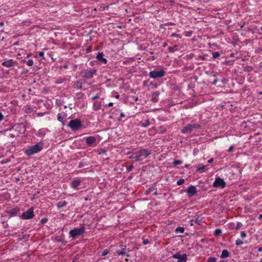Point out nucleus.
Masks as SVG:
<instances>
[{"label":"nucleus","mask_w":262,"mask_h":262,"mask_svg":"<svg viewBox=\"0 0 262 262\" xmlns=\"http://www.w3.org/2000/svg\"><path fill=\"white\" fill-rule=\"evenodd\" d=\"M194 222L198 225H201L202 223V221L200 220L199 217L198 216L194 219Z\"/></svg>","instance_id":"e433bc0d"},{"label":"nucleus","mask_w":262,"mask_h":262,"mask_svg":"<svg viewBox=\"0 0 262 262\" xmlns=\"http://www.w3.org/2000/svg\"><path fill=\"white\" fill-rule=\"evenodd\" d=\"M38 55H39V57L43 58L44 52H42V51L39 52H38Z\"/></svg>","instance_id":"09e8293b"},{"label":"nucleus","mask_w":262,"mask_h":262,"mask_svg":"<svg viewBox=\"0 0 262 262\" xmlns=\"http://www.w3.org/2000/svg\"><path fill=\"white\" fill-rule=\"evenodd\" d=\"M159 94H160L159 92L158 91L155 92L152 94V97L151 98V101L153 102L156 103L158 101V96H159Z\"/></svg>","instance_id":"412c9836"},{"label":"nucleus","mask_w":262,"mask_h":262,"mask_svg":"<svg viewBox=\"0 0 262 262\" xmlns=\"http://www.w3.org/2000/svg\"><path fill=\"white\" fill-rule=\"evenodd\" d=\"M182 163V161L179 160H176L173 162V166H176L177 165H180Z\"/></svg>","instance_id":"4c0bfd02"},{"label":"nucleus","mask_w":262,"mask_h":262,"mask_svg":"<svg viewBox=\"0 0 262 262\" xmlns=\"http://www.w3.org/2000/svg\"><path fill=\"white\" fill-rule=\"evenodd\" d=\"M207 169L206 166H203L202 167H199L196 169V171L197 172H203L205 171Z\"/></svg>","instance_id":"c85d7f7f"},{"label":"nucleus","mask_w":262,"mask_h":262,"mask_svg":"<svg viewBox=\"0 0 262 262\" xmlns=\"http://www.w3.org/2000/svg\"><path fill=\"white\" fill-rule=\"evenodd\" d=\"M22 216L25 219L27 220L33 218V217L34 216L33 208H30L27 211L23 212Z\"/></svg>","instance_id":"4468645a"},{"label":"nucleus","mask_w":262,"mask_h":262,"mask_svg":"<svg viewBox=\"0 0 262 262\" xmlns=\"http://www.w3.org/2000/svg\"><path fill=\"white\" fill-rule=\"evenodd\" d=\"M68 204V202L63 201H59L57 203V207L58 209H59L61 207H65Z\"/></svg>","instance_id":"b1692460"},{"label":"nucleus","mask_w":262,"mask_h":262,"mask_svg":"<svg viewBox=\"0 0 262 262\" xmlns=\"http://www.w3.org/2000/svg\"><path fill=\"white\" fill-rule=\"evenodd\" d=\"M72 130H76L79 129L82 126L81 121L78 119H76L71 120L68 124Z\"/></svg>","instance_id":"39448f33"},{"label":"nucleus","mask_w":262,"mask_h":262,"mask_svg":"<svg viewBox=\"0 0 262 262\" xmlns=\"http://www.w3.org/2000/svg\"><path fill=\"white\" fill-rule=\"evenodd\" d=\"M43 142H38L34 145L28 147V148L25 149L24 153L27 156H31L32 155L38 154L40 151H41V150L43 149Z\"/></svg>","instance_id":"f03ea898"},{"label":"nucleus","mask_w":262,"mask_h":262,"mask_svg":"<svg viewBox=\"0 0 262 262\" xmlns=\"http://www.w3.org/2000/svg\"><path fill=\"white\" fill-rule=\"evenodd\" d=\"M4 119V116L2 114V113L0 112V121H1Z\"/></svg>","instance_id":"6e6d98bb"},{"label":"nucleus","mask_w":262,"mask_h":262,"mask_svg":"<svg viewBox=\"0 0 262 262\" xmlns=\"http://www.w3.org/2000/svg\"><path fill=\"white\" fill-rule=\"evenodd\" d=\"M230 255V252L227 250H223L222 251V254L220 256V258H225L229 257Z\"/></svg>","instance_id":"aec40b11"},{"label":"nucleus","mask_w":262,"mask_h":262,"mask_svg":"<svg viewBox=\"0 0 262 262\" xmlns=\"http://www.w3.org/2000/svg\"><path fill=\"white\" fill-rule=\"evenodd\" d=\"M216 258L214 257H209L207 258V262H216Z\"/></svg>","instance_id":"473e14b6"},{"label":"nucleus","mask_w":262,"mask_h":262,"mask_svg":"<svg viewBox=\"0 0 262 262\" xmlns=\"http://www.w3.org/2000/svg\"><path fill=\"white\" fill-rule=\"evenodd\" d=\"M193 222H194V220H191L189 221L190 225L191 226H193Z\"/></svg>","instance_id":"5fc2aeb1"},{"label":"nucleus","mask_w":262,"mask_h":262,"mask_svg":"<svg viewBox=\"0 0 262 262\" xmlns=\"http://www.w3.org/2000/svg\"><path fill=\"white\" fill-rule=\"evenodd\" d=\"M149 243V241L147 239H144L143 241V244L145 245Z\"/></svg>","instance_id":"3c124183"},{"label":"nucleus","mask_w":262,"mask_h":262,"mask_svg":"<svg viewBox=\"0 0 262 262\" xmlns=\"http://www.w3.org/2000/svg\"><path fill=\"white\" fill-rule=\"evenodd\" d=\"M113 102H110L108 104L106 105V106H113Z\"/></svg>","instance_id":"bf43d9fd"},{"label":"nucleus","mask_w":262,"mask_h":262,"mask_svg":"<svg viewBox=\"0 0 262 262\" xmlns=\"http://www.w3.org/2000/svg\"><path fill=\"white\" fill-rule=\"evenodd\" d=\"M233 146L231 145L229 147V149H228V151L229 152H231L233 151Z\"/></svg>","instance_id":"603ef678"},{"label":"nucleus","mask_w":262,"mask_h":262,"mask_svg":"<svg viewBox=\"0 0 262 262\" xmlns=\"http://www.w3.org/2000/svg\"><path fill=\"white\" fill-rule=\"evenodd\" d=\"M112 96L117 99H118L120 97V95L118 94V93L115 91H113L112 92Z\"/></svg>","instance_id":"ea45409f"},{"label":"nucleus","mask_w":262,"mask_h":262,"mask_svg":"<svg viewBox=\"0 0 262 262\" xmlns=\"http://www.w3.org/2000/svg\"><path fill=\"white\" fill-rule=\"evenodd\" d=\"M125 117V115L124 114V113L123 112H122L121 111L119 113V116H117L116 117V119L118 120V121H121L123 118H124Z\"/></svg>","instance_id":"bb28decb"},{"label":"nucleus","mask_w":262,"mask_h":262,"mask_svg":"<svg viewBox=\"0 0 262 262\" xmlns=\"http://www.w3.org/2000/svg\"><path fill=\"white\" fill-rule=\"evenodd\" d=\"M200 128L201 125L199 124L191 123L185 126L182 129V132L183 133H190L193 129Z\"/></svg>","instance_id":"0eeeda50"},{"label":"nucleus","mask_w":262,"mask_h":262,"mask_svg":"<svg viewBox=\"0 0 262 262\" xmlns=\"http://www.w3.org/2000/svg\"><path fill=\"white\" fill-rule=\"evenodd\" d=\"M175 231L177 233H183L184 232V228L182 227H179L176 228Z\"/></svg>","instance_id":"c756f323"},{"label":"nucleus","mask_w":262,"mask_h":262,"mask_svg":"<svg viewBox=\"0 0 262 262\" xmlns=\"http://www.w3.org/2000/svg\"><path fill=\"white\" fill-rule=\"evenodd\" d=\"M184 179H180L177 182V184L178 185H181L184 183Z\"/></svg>","instance_id":"58836bf2"},{"label":"nucleus","mask_w":262,"mask_h":262,"mask_svg":"<svg viewBox=\"0 0 262 262\" xmlns=\"http://www.w3.org/2000/svg\"><path fill=\"white\" fill-rule=\"evenodd\" d=\"M21 61L26 62L27 64L29 67L32 66L34 63L32 59H30L28 61H26V60H22Z\"/></svg>","instance_id":"2f4dec72"},{"label":"nucleus","mask_w":262,"mask_h":262,"mask_svg":"<svg viewBox=\"0 0 262 262\" xmlns=\"http://www.w3.org/2000/svg\"><path fill=\"white\" fill-rule=\"evenodd\" d=\"M226 182L223 179L218 177L215 179L213 183V187L214 188H224L226 187Z\"/></svg>","instance_id":"6e6552de"},{"label":"nucleus","mask_w":262,"mask_h":262,"mask_svg":"<svg viewBox=\"0 0 262 262\" xmlns=\"http://www.w3.org/2000/svg\"><path fill=\"white\" fill-rule=\"evenodd\" d=\"M171 37H178L179 36V34H176V33H173V34H171Z\"/></svg>","instance_id":"4d7b16f0"},{"label":"nucleus","mask_w":262,"mask_h":262,"mask_svg":"<svg viewBox=\"0 0 262 262\" xmlns=\"http://www.w3.org/2000/svg\"><path fill=\"white\" fill-rule=\"evenodd\" d=\"M74 88L78 90H80L82 88V84L81 82H80L79 81H76L74 85Z\"/></svg>","instance_id":"393cba45"},{"label":"nucleus","mask_w":262,"mask_h":262,"mask_svg":"<svg viewBox=\"0 0 262 262\" xmlns=\"http://www.w3.org/2000/svg\"><path fill=\"white\" fill-rule=\"evenodd\" d=\"M165 71L163 68H158L150 71L149 73V76L154 79L160 78L165 75Z\"/></svg>","instance_id":"7ed1b4c3"},{"label":"nucleus","mask_w":262,"mask_h":262,"mask_svg":"<svg viewBox=\"0 0 262 262\" xmlns=\"http://www.w3.org/2000/svg\"><path fill=\"white\" fill-rule=\"evenodd\" d=\"M222 233V230L221 229H216L214 231V235L216 236H220Z\"/></svg>","instance_id":"72a5a7b5"},{"label":"nucleus","mask_w":262,"mask_h":262,"mask_svg":"<svg viewBox=\"0 0 262 262\" xmlns=\"http://www.w3.org/2000/svg\"><path fill=\"white\" fill-rule=\"evenodd\" d=\"M213 161V158H211V159H210L208 161V162L209 163H212Z\"/></svg>","instance_id":"13d9d810"},{"label":"nucleus","mask_w":262,"mask_h":262,"mask_svg":"<svg viewBox=\"0 0 262 262\" xmlns=\"http://www.w3.org/2000/svg\"><path fill=\"white\" fill-rule=\"evenodd\" d=\"M4 135L8 138L14 139L16 137H18L17 134L15 133L12 128L6 129L4 131Z\"/></svg>","instance_id":"ddd939ff"},{"label":"nucleus","mask_w":262,"mask_h":262,"mask_svg":"<svg viewBox=\"0 0 262 262\" xmlns=\"http://www.w3.org/2000/svg\"><path fill=\"white\" fill-rule=\"evenodd\" d=\"M103 56L104 54L102 52H99L98 53L96 56V58L99 61L101 62V63L103 64H106L107 63V59L104 58Z\"/></svg>","instance_id":"a211bd4d"},{"label":"nucleus","mask_w":262,"mask_h":262,"mask_svg":"<svg viewBox=\"0 0 262 262\" xmlns=\"http://www.w3.org/2000/svg\"><path fill=\"white\" fill-rule=\"evenodd\" d=\"M187 196L189 198L193 196L196 194L198 191L196 186L193 185L189 186L186 190Z\"/></svg>","instance_id":"9d476101"},{"label":"nucleus","mask_w":262,"mask_h":262,"mask_svg":"<svg viewBox=\"0 0 262 262\" xmlns=\"http://www.w3.org/2000/svg\"><path fill=\"white\" fill-rule=\"evenodd\" d=\"M177 46H174V47H169L168 48V51L170 53H173L176 51L178 50Z\"/></svg>","instance_id":"a878e982"},{"label":"nucleus","mask_w":262,"mask_h":262,"mask_svg":"<svg viewBox=\"0 0 262 262\" xmlns=\"http://www.w3.org/2000/svg\"><path fill=\"white\" fill-rule=\"evenodd\" d=\"M18 211H19L18 209H17V208H13V209H10L8 211V213L11 214L15 215V214H17V212Z\"/></svg>","instance_id":"cd10ccee"},{"label":"nucleus","mask_w":262,"mask_h":262,"mask_svg":"<svg viewBox=\"0 0 262 262\" xmlns=\"http://www.w3.org/2000/svg\"><path fill=\"white\" fill-rule=\"evenodd\" d=\"M188 56H189L190 58H192V57L194 56V54H193V53H191V54H190L188 55Z\"/></svg>","instance_id":"052dcab7"},{"label":"nucleus","mask_w":262,"mask_h":262,"mask_svg":"<svg viewBox=\"0 0 262 262\" xmlns=\"http://www.w3.org/2000/svg\"><path fill=\"white\" fill-rule=\"evenodd\" d=\"M97 70L93 69L88 68L81 73V76L83 78H91L96 74Z\"/></svg>","instance_id":"423d86ee"},{"label":"nucleus","mask_w":262,"mask_h":262,"mask_svg":"<svg viewBox=\"0 0 262 262\" xmlns=\"http://www.w3.org/2000/svg\"><path fill=\"white\" fill-rule=\"evenodd\" d=\"M101 103L99 101H95L93 103V108L94 111H98L101 108Z\"/></svg>","instance_id":"6ab92c4d"},{"label":"nucleus","mask_w":262,"mask_h":262,"mask_svg":"<svg viewBox=\"0 0 262 262\" xmlns=\"http://www.w3.org/2000/svg\"><path fill=\"white\" fill-rule=\"evenodd\" d=\"M68 119V115L64 112L59 113L57 115V120L59 122H61L63 124H64Z\"/></svg>","instance_id":"2eb2a0df"},{"label":"nucleus","mask_w":262,"mask_h":262,"mask_svg":"<svg viewBox=\"0 0 262 262\" xmlns=\"http://www.w3.org/2000/svg\"><path fill=\"white\" fill-rule=\"evenodd\" d=\"M109 250L108 249H105L102 253V256H105L109 253Z\"/></svg>","instance_id":"79ce46f5"},{"label":"nucleus","mask_w":262,"mask_h":262,"mask_svg":"<svg viewBox=\"0 0 262 262\" xmlns=\"http://www.w3.org/2000/svg\"><path fill=\"white\" fill-rule=\"evenodd\" d=\"M253 68L252 66H247L244 68V71L245 72H250L253 70Z\"/></svg>","instance_id":"7c9ffc66"},{"label":"nucleus","mask_w":262,"mask_h":262,"mask_svg":"<svg viewBox=\"0 0 262 262\" xmlns=\"http://www.w3.org/2000/svg\"><path fill=\"white\" fill-rule=\"evenodd\" d=\"M151 154V151L143 148L133 153L129 156V159H132L133 162H137L144 160Z\"/></svg>","instance_id":"f257e3e1"},{"label":"nucleus","mask_w":262,"mask_h":262,"mask_svg":"<svg viewBox=\"0 0 262 262\" xmlns=\"http://www.w3.org/2000/svg\"><path fill=\"white\" fill-rule=\"evenodd\" d=\"M171 257L173 259H177V262H186L187 260V257L186 254H181L180 252L176 253L171 256Z\"/></svg>","instance_id":"1a4fd4ad"},{"label":"nucleus","mask_w":262,"mask_h":262,"mask_svg":"<svg viewBox=\"0 0 262 262\" xmlns=\"http://www.w3.org/2000/svg\"><path fill=\"white\" fill-rule=\"evenodd\" d=\"M258 251L261 252L262 251V248L261 247H259L258 249Z\"/></svg>","instance_id":"e2e57ef3"},{"label":"nucleus","mask_w":262,"mask_h":262,"mask_svg":"<svg viewBox=\"0 0 262 262\" xmlns=\"http://www.w3.org/2000/svg\"><path fill=\"white\" fill-rule=\"evenodd\" d=\"M48 219L47 218H43V219H41V220H40V223L42 224H44L45 223H46L47 222H48Z\"/></svg>","instance_id":"c03bdc74"},{"label":"nucleus","mask_w":262,"mask_h":262,"mask_svg":"<svg viewBox=\"0 0 262 262\" xmlns=\"http://www.w3.org/2000/svg\"><path fill=\"white\" fill-rule=\"evenodd\" d=\"M96 141V139L94 136H89L86 138L85 143L88 146H91Z\"/></svg>","instance_id":"f3484780"},{"label":"nucleus","mask_w":262,"mask_h":262,"mask_svg":"<svg viewBox=\"0 0 262 262\" xmlns=\"http://www.w3.org/2000/svg\"><path fill=\"white\" fill-rule=\"evenodd\" d=\"M17 64V62L12 59L5 60L2 63V65L6 68H11Z\"/></svg>","instance_id":"f8f14e48"},{"label":"nucleus","mask_w":262,"mask_h":262,"mask_svg":"<svg viewBox=\"0 0 262 262\" xmlns=\"http://www.w3.org/2000/svg\"><path fill=\"white\" fill-rule=\"evenodd\" d=\"M246 233L245 231H241V237L242 238H244L246 236Z\"/></svg>","instance_id":"37998d69"},{"label":"nucleus","mask_w":262,"mask_h":262,"mask_svg":"<svg viewBox=\"0 0 262 262\" xmlns=\"http://www.w3.org/2000/svg\"><path fill=\"white\" fill-rule=\"evenodd\" d=\"M126 246H124L122 247L120 249H119L116 251V253L118 255H124L125 254Z\"/></svg>","instance_id":"4be33fe9"},{"label":"nucleus","mask_w":262,"mask_h":262,"mask_svg":"<svg viewBox=\"0 0 262 262\" xmlns=\"http://www.w3.org/2000/svg\"><path fill=\"white\" fill-rule=\"evenodd\" d=\"M85 230V228L82 226L80 228H75L69 232L70 236L73 238H75L77 236L82 235Z\"/></svg>","instance_id":"20e7f679"},{"label":"nucleus","mask_w":262,"mask_h":262,"mask_svg":"<svg viewBox=\"0 0 262 262\" xmlns=\"http://www.w3.org/2000/svg\"><path fill=\"white\" fill-rule=\"evenodd\" d=\"M243 242L242 240H241V239L239 238H238L236 240V242H235V245L236 246H240V245H242V244H243Z\"/></svg>","instance_id":"f704fd0d"},{"label":"nucleus","mask_w":262,"mask_h":262,"mask_svg":"<svg viewBox=\"0 0 262 262\" xmlns=\"http://www.w3.org/2000/svg\"><path fill=\"white\" fill-rule=\"evenodd\" d=\"M243 224L241 222H237V224H236V225L235 227V229H236V230H238L239 229L241 228V227L242 226Z\"/></svg>","instance_id":"a19ab883"},{"label":"nucleus","mask_w":262,"mask_h":262,"mask_svg":"<svg viewBox=\"0 0 262 262\" xmlns=\"http://www.w3.org/2000/svg\"><path fill=\"white\" fill-rule=\"evenodd\" d=\"M100 97V95L98 94H97L95 96L92 97L91 99L92 100H95L96 99H98Z\"/></svg>","instance_id":"49530a36"},{"label":"nucleus","mask_w":262,"mask_h":262,"mask_svg":"<svg viewBox=\"0 0 262 262\" xmlns=\"http://www.w3.org/2000/svg\"><path fill=\"white\" fill-rule=\"evenodd\" d=\"M220 55V53L218 52H215L212 53V57L213 58H216Z\"/></svg>","instance_id":"c9c22d12"},{"label":"nucleus","mask_w":262,"mask_h":262,"mask_svg":"<svg viewBox=\"0 0 262 262\" xmlns=\"http://www.w3.org/2000/svg\"><path fill=\"white\" fill-rule=\"evenodd\" d=\"M165 26H174L175 24L172 22H168L164 24Z\"/></svg>","instance_id":"de8ad7c7"},{"label":"nucleus","mask_w":262,"mask_h":262,"mask_svg":"<svg viewBox=\"0 0 262 262\" xmlns=\"http://www.w3.org/2000/svg\"><path fill=\"white\" fill-rule=\"evenodd\" d=\"M82 180L80 178L74 179L71 183L70 186L75 190L78 189V186L81 185Z\"/></svg>","instance_id":"dca6fc26"},{"label":"nucleus","mask_w":262,"mask_h":262,"mask_svg":"<svg viewBox=\"0 0 262 262\" xmlns=\"http://www.w3.org/2000/svg\"><path fill=\"white\" fill-rule=\"evenodd\" d=\"M216 81H217V80H216V79L214 80V82H213V84H216Z\"/></svg>","instance_id":"774afa93"},{"label":"nucleus","mask_w":262,"mask_h":262,"mask_svg":"<svg viewBox=\"0 0 262 262\" xmlns=\"http://www.w3.org/2000/svg\"><path fill=\"white\" fill-rule=\"evenodd\" d=\"M155 187H151V188H149L148 190L146 191V194H149V193L152 191H153L155 189Z\"/></svg>","instance_id":"a18cd8bd"},{"label":"nucleus","mask_w":262,"mask_h":262,"mask_svg":"<svg viewBox=\"0 0 262 262\" xmlns=\"http://www.w3.org/2000/svg\"><path fill=\"white\" fill-rule=\"evenodd\" d=\"M141 126L142 127H147L150 125L149 119H146L144 120H142L140 122Z\"/></svg>","instance_id":"5701e85b"},{"label":"nucleus","mask_w":262,"mask_h":262,"mask_svg":"<svg viewBox=\"0 0 262 262\" xmlns=\"http://www.w3.org/2000/svg\"><path fill=\"white\" fill-rule=\"evenodd\" d=\"M31 53H29L27 55V57H29L31 56Z\"/></svg>","instance_id":"69168bd1"},{"label":"nucleus","mask_w":262,"mask_h":262,"mask_svg":"<svg viewBox=\"0 0 262 262\" xmlns=\"http://www.w3.org/2000/svg\"><path fill=\"white\" fill-rule=\"evenodd\" d=\"M106 151L105 150L102 149V150H100V151H99L98 152V154L101 155V154H106Z\"/></svg>","instance_id":"8fccbe9b"},{"label":"nucleus","mask_w":262,"mask_h":262,"mask_svg":"<svg viewBox=\"0 0 262 262\" xmlns=\"http://www.w3.org/2000/svg\"><path fill=\"white\" fill-rule=\"evenodd\" d=\"M11 128L15 133L17 134L18 136L25 132L24 126L21 124H15Z\"/></svg>","instance_id":"9b49d317"},{"label":"nucleus","mask_w":262,"mask_h":262,"mask_svg":"<svg viewBox=\"0 0 262 262\" xmlns=\"http://www.w3.org/2000/svg\"><path fill=\"white\" fill-rule=\"evenodd\" d=\"M4 22H3V21H2V22H1V23H0V26H4Z\"/></svg>","instance_id":"338daca9"},{"label":"nucleus","mask_w":262,"mask_h":262,"mask_svg":"<svg viewBox=\"0 0 262 262\" xmlns=\"http://www.w3.org/2000/svg\"><path fill=\"white\" fill-rule=\"evenodd\" d=\"M120 111L119 110H116V112L115 113H114V114L115 115V116H118V115H119V113H120Z\"/></svg>","instance_id":"864d4df0"},{"label":"nucleus","mask_w":262,"mask_h":262,"mask_svg":"<svg viewBox=\"0 0 262 262\" xmlns=\"http://www.w3.org/2000/svg\"><path fill=\"white\" fill-rule=\"evenodd\" d=\"M189 166H190V165L189 164H186L184 166V167L186 168H188Z\"/></svg>","instance_id":"680f3d73"},{"label":"nucleus","mask_w":262,"mask_h":262,"mask_svg":"<svg viewBox=\"0 0 262 262\" xmlns=\"http://www.w3.org/2000/svg\"><path fill=\"white\" fill-rule=\"evenodd\" d=\"M167 43L166 42H164L163 44V47H165L166 46H167Z\"/></svg>","instance_id":"0e129e2a"}]
</instances>
